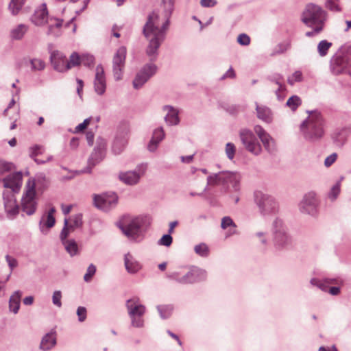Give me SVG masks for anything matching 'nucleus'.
Instances as JSON below:
<instances>
[{"label":"nucleus","mask_w":351,"mask_h":351,"mask_svg":"<svg viewBox=\"0 0 351 351\" xmlns=\"http://www.w3.org/2000/svg\"><path fill=\"white\" fill-rule=\"evenodd\" d=\"M162 110L167 112L165 117V121L168 125L173 126L179 124L180 118L178 109L172 106L165 105L162 107Z\"/></svg>","instance_id":"obj_26"},{"label":"nucleus","mask_w":351,"mask_h":351,"mask_svg":"<svg viewBox=\"0 0 351 351\" xmlns=\"http://www.w3.org/2000/svg\"><path fill=\"white\" fill-rule=\"evenodd\" d=\"M302 80V73L300 71H295L291 76L287 78V82L291 86H293L295 82H300Z\"/></svg>","instance_id":"obj_51"},{"label":"nucleus","mask_w":351,"mask_h":351,"mask_svg":"<svg viewBox=\"0 0 351 351\" xmlns=\"http://www.w3.org/2000/svg\"><path fill=\"white\" fill-rule=\"evenodd\" d=\"M27 191L21 199L22 210L27 215H32L36 210L37 202L36 201L35 183L30 180L27 183Z\"/></svg>","instance_id":"obj_9"},{"label":"nucleus","mask_w":351,"mask_h":351,"mask_svg":"<svg viewBox=\"0 0 351 351\" xmlns=\"http://www.w3.org/2000/svg\"><path fill=\"white\" fill-rule=\"evenodd\" d=\"M32 71H40L45 69V62L40 58H32L29 60Z\"/></svg>","instance_id":"obj_41"},{"label":"nucleus","mask_w":351,"mask_h":351,"mask_svg":"<svg viewBox=\"0 0 351 351\" xmlns=\"http://www.w3.org/2000/svg\"><path fill=\"white\" fill-rule=\"evenodd\" d=\"M127 49L125 46L120 47L115 52L112 58V72L116 81L123 77V69L125 64Z\"/></svg>","instance_id":"obj_13"},{"label":"nucleus","mask_w":351,"mask_h":351,"mask_svg":"<svg viewBox=\"0 0 351 351\" xmlns=\"http://www.w3.org/2000/svg\"><path fill=\"white\" fill-rule=\"evenodd\" d=\"M332 44L326 40H321L317 45V51L320 56L324 57L327 55L328 49L332 47Z\"/></svg>","instance_id":"obj_38"},{"label":"nucleus","mask_w":351,"mask_h":351,"mask_svg":"<svg viewBox=\"0 0 351 351\" xmlns=\"http://www.w3.org/2000/svg\"><path fill=\"white\" fill-rule=\"evenodd\" d=\"M96 267L93 264H90L86 270V274L84 276V280L88 282L91 280L92 278L96 273Z\"/></svg>","instance_id":"obj_55"},{"label":"nucleus","mask_w":351,"mask_h":351,"mask_svg":"<svg viewBox=\"0 0 351 351\" xmlns=\"http://www.w3.org/2000/svg\"><path fill=\"white\" fill-rule=\"evenodd\" d=\"M309 115L300 125L304 139L310 143L320 141L325 133V122L322 114L317 111L308 112Z\"/></svg>","instance_id":"obj_2"},{"label":"nucleus","mask_w":351,"mask_h":351,"mask_svg":"<svg viewBox=\"0 0 351 351\" xmlns=\"http://www.w3.org/2000/svg\"><path fill=\"white\" fill-rule=\"evenodd\" d=\"M94 90L98 95H103L106 90V80L104 67L98 64L95 69V76L93 82Z\"/></svg>","instance_id":"obj_19"},{"label":"nucleus","mask_w":351,"mask_h":351,"mask_svg":"<svg viewBox=\"0 0 351 351\" xmlns=\"http://www.w3.org/2000/svg\"><path fill=\"white\" fill-rule=\"evenodd\" d=\"M95 62V57L93 55L85 53L81 56V63L87 67H91Z\"/></svg>","instance_id":"obj_49"},{"label":"nucleus","mask_w":351,"mask_h":351,"mask_svg":"<svg viewBox=\"0 0 351 351\" xmlns=\"http://www.w3.org/2000/svg\"><path fill=\"white\" fill-rule=\"evenodd\" d=\"M22 292L19 290L15 291L9 300V310L14 314H17L21 305Z\"/></svg>","instance_id":"obj_31"},{"label":"nucleus","mask_w":351,"mask_h":351,"mask_svg":"<svg viewBox=\"0 0 351 351\" xmlns=\"http://www.w3.org/2000/svg\"><path fill=\"white\" fill-rule=\"evenodd\" d=\"M50 61L53 69L58 72L66 71V56L58 50L50 51Z\"/></svg>","instance_id":"obj_20"},{"label":"nucleus","mask_w":351,"mask_h":351,"mask_svg":"<svg viewBox=\"0 0 351 351\" xmlns=\"http://www.w3.org/2000/svg\"><path fill=\"white\" fill-rule=\"evenodd\" d=\"M225 152L227 158L230 160H232L236 153L235 145L232 143H227L225 147Z\"/></svg>","instance_id":"obj_50"},{"label":"nucleus","mask_w":351,"mask_h":351,"mask_svg":"<svg viewBox=\"0 0 351 351\" xmlns=\"http://www.w3.org/2000/svg\"><path fill=\"white\" fill-rule=\"evenodd\" d=\"M81 64V56L77 52H73L69 58V60H67L66 62V69L69 70L73 66H78Z\"/></svg>","instance_id":"obj_42"},{"label":"nucleus","mask_w":351,"mask_h":351,"mask_svg":"<svg viewBox=\"0 0 351 351\" xmlns=\"http://www.w3.org/2000/svg\"><path fill=\"white\" fill-rule=\"evenodd\" d=\"M62 244L64 245L66 251L71 256H73L77 254L78 247L76 242L74 240H67L66 241L62 242Z\"/></svg>","instance_id":"obj_39"},{"label":"nucleus","mask_w":351,"mask_h":351,"mask_svg":"<svg viewBox=\"0 0 351 351\" xmlns=\"http://www.w3.org/2000/svg\"><path fill=\"white\" fill-rule=\"evenodd\" d=\"M167 277L181 285H192L206 280L207 271L202 268L192 265L170 272Z\"/></svg>","instance_id":"obj_3"},{"label":"nucleus","mask_w":351,"mask_h":351,"mask_svg":"<svg viewBox=\"0 0 351 351\" xmlns=\"http://www.w3.org/2000/svg\"><path fill=\"white\" fill-rule=\"evenodd\" d=\"M48 11L45 3H43L38 9L34 11L31 17L32 22L37 25H45L48 21Z\"/></svg>","instance_id":"obj_25"},{"label":"nucleus","mask_w":351,"mask_h":351,"mask_svg":"<svg viewBox=\"0 0 351 351\" xmlns=\"http://www.w3.org/2000/svg\"><path fill=\"white\" fill-rule=\"evenodd\" d=\"M156 308L160 317L163 319L170 317L173 311V306L171 304L158 305Z\"/></svg>","instance_id":"obj_37"},{"label":"nucleus","mask_w":351,"mask_h":351,"mask_svg":"<svg viewBox=\"0 0 351 351\" xmlns=\"http://www.w3.org/2000/svg\"><path fill=\"white\" fill-rule=\"evenodd\" d=\"M344 55L343 56L348 62V66H351V44H348L343 47Z\"/></svg>","instance_id":"obj_63"},{"label":"nucleus","mask_w":351,"mask_h":351,"mask_svg":"<svg viewBox=\"0 0 351 351\" xmlns=\"http://www.w3.org/2000/svg\"><path fill=\"white\" fill-rule=\"evenodd\" d=\"M289 47H290L289 43H279L274 48V49L272 52V55L282 53L285 52L286 51H287L289 49Z\"/></svg>","instance_id":"obj_56"},{"label":"nucleus","mask_w":351,"mask_h":351,"mask_svg":"<svg viewBox=\"0 0 351 351\" xmlns=\"http://www.w3.org/2000/svg\"><path fill=\"white\" fill-rule=\"evenodd\" d=\"M165 133L163 128L159 127L155 129L153 132L152 138L147 145V149L149 152H155L160 143L164 139Z\"/></svg>","instance_id":"obj_27"},{"label":"nucleus","mask_w":351,"mask_h":351,"mask_svg":"<svg viewBox=\"0 0 351 351\" xmlns=\"http://www.w3.org/2000/svg\"><path fill=\"white\" fill-rule=\"evenodd\" d=\"M29 27L25 24H19L10 32V36L13 40H21L27 32Z\"/></svg>","instance_id":"obj_33"},{"label":"nucleus","mask_w":351,"mask_h":351,"mask_svg":"<svg viewBox=\"0 0 351 351\" xmlns=\"http://www.w3.org/2000/svg\"><path fill=\"white\" fill-rule=\"evenodd\" d=\"M72 231L69 226V222L66 219L64 221V227L62 229V231L60 234V240L62 242L67 241L66 238L68 237L69 232Z\"/></svg>","instance_id":"obj_52"},{"label":"nucleus","mask_w":351,"mask_h":351,"mask_svg":"<svg viewBox=\"0 0 351 351\" xmlns=\"http://www.w3.org/2000/svg\"><path fill=\"white\" fill-rule=\"evenodd\" d=\"M310 283L312 286L317 287L323 291L327 292L328 291V285L326 282V279L319 280L316 278H311Z\"/></svg>","instance_id":"obj_43"},{"label":"nucleus","mask_w":351,"mask_h":351,"mask_svg":"<svg viewBox=\"0 0 351 351\" xmlns=\"http://www.w3.org/2000/svg\"><path fill=\"white\" fill-rule=\"evenodd\" d=\"M82 226V216L81 214H77L71 219V222L69 226L71 230L80 228Z\"/></svg>","instance_id":"obj_47"},{"label":"nucleus","mask_w":351,"mask_h":351,"mask_svg":"<svg viewBox=\"0 0 351 351\" xmlns=\"http://www.w3.org/2000/svg\"><path fill=\"white\" fill-rule=\"evenodd\" d=\"M340 193V184L339 183L335 184L330 189L328 193V197L332 200L336 199L338 195Z\"/></svg>","instance_id":"obj_59"},{"label":"nucleus","mask_w":351,"mask_h":351,"mask_svg":"<svg viewBox=\"0 0 351 351\" xmlns=\"http://www.w3.org/2000/svg\"><path fill=\"white\" fill-rule=\"evenodd\" d=\"M221 227L222 229L224 230L228 227H232L234 228V230L232 231H230V234H233L236 233L235 228H237V225L230 217L226 216L221 219Z\"/></svg>","instance_id":"obj_45"},{"label":"nucleus","mask_w":351,"mask_h":351,"mask_svg":"<svg viewBox=\"0 0 351 351\" xmlns=\"http://www.w3.org/2000/svg\"><path fill=\"white\" fill-rule=\"evenodd\" d=\"M174 8V0H162L159 8L152 12L143 27V34L148 40L146 55L151 62L156 60L158 49L166 38L170 18Z\"/></svg>","instance_id":"obj_1"},{"label":"nucleus","mask_w":351,"mask_h":351,"mask_svg":"<svg viewBox=\"0 0 351 351\" xmlns=\"http://www.w3.org/2000/svg\"><path fill=\"white\" fill-rule=\"evenodd\" d=\"M129 138V131L126 128L119 130L112 142L111 151L114 155L121 154L125 149Z\"/></svg>","instance_id":"obj_15"},{"label":"nucleus","mask_w":351,"mask_h":351,"mask_svg":"<svg viewBox=\"0 0 351 351\" xmlns=\"http://www.w3.org/2000/svg\"><path fill=\"white\" fill-rule=\"evenodd\" d=\"M5 260H6V261H7V263L8 264V266H9V267L10 269V272L7 276V277L5 278L4 282H7V281L9 280V279L10 278V276H11V274H12V271L18 265V262H17L16 259L13 258V257H11L9 255H6L5 256Z\"/></svg>","instance_id":"obj_48"},{"label":"nucleus","mask_w":351,"mask_h":351,"mask_svg":"<svg viewBox=\"0 0 351 351\" xmlns=\"http://www.w3.org/2000/svg\"><path fill=\"white\" fill-rule=\"evenodd\" d=\"M125 306L129 316L144 315L146 312V307L140 303L138 298L128 300Z\"/></svg>","instance_id":"obj_24"},{"label":"nucleus","mask_w":351,"mask_h":351,"mask_svg":"<svg viewBox=\"0 0 351 351\" xmlns=\"http://www.w3.org/2000/svg\"><path fill=\"white\" fill-rule=\"evenodd\" d=\"M237 42L242 46H247L250 43V38L246 34H240L237 37Z\"/></svg>","instance_id":"obj_62"},{"label":"nucleus","mask_w":351,"mask_h":351,"mask_svg":"<svg viewBox=\"0 0 351 351\" xmlns=\"http://www.w3.org/2000/svg\"><path fill=\"white\" fill-rule=\"evenodd\" d=\"M3 198L7 217L14 219L19 213V206L14 194L12 192H3Z\"/></svg>","instance_id":"obj_17"},{"label":"nucleus","mask_w":351,"mask_h":351,"mask_svg":"<svg viewBox=\"0 0 351 351\" xmlns=\"http://www.w3.org/2000/svg\"><path fill=\"white\" fill-rule=\"evenodd\" d=\"M99 154L100 153L97 151L93 152L88 159V165L93 167L98 163L101 159V158H99Z\"/></svg>","instance_id":"obj_64"},{"label":"nucleus","mask_w":351,"mask_h":351,"mask_svg":"<svg viewBox=\"0 0 351 351\" xmlns=\"http://www.w3.org/2000/svg\"><path fill=\"white\" fill-rule=\"evenodd\" d=\"M143 219L140 217H125L119 223L118 226L129 239L139 241L143 234Z\"/></svg>","instance_id":"obj_7"},{"label":"nucleus","mask_w":351,"mask_h":351,"mask_svg":"<svg viewBox=\"0 0 351 351\" xmlns=\"http://www.w3.org/2000/svg\"><path fill=\"white\" fill-rule=\"evenodd\" d=\"M256 111L257 117L261 121L270 123L273 121V113L271 110L266 106H260L256 102Z\"/></svg>","instance_id":"obj_29"},{"label":"nucleus","mask_w":351,"mask_h":351,"mask_svg":"<svg viewBox=\"0 0 351 351\" xmlns=\"http://www.w3.org/2000/svg\"><path fill=\"white\" fill-rule=\"evenodd\" d=\"M239 137L242 144L248 152L255 155L261 154V146L252 131L247 128L241 129L239 132Z\"/></svg>","instance_id":"obj_12"},{"label":"nucleus","mask_w":351,"mask_h":351,"mask_svg":"<svg viewBox=\"0 0 351 351\" xmlns=\"http://www.w3.org/2000/svg\"><path fill=\"white\" fill-rule=\"evenodd\" d=\"M267 79L271 83L275 84L278 86V88L275 90V95H276L278 100H283L285 95L282 93L287 89L286 85L284 83V76L280 73H275L268 75Z\"/></svg>","instance_id":"obj_22"},{"label":"nucleus","mask_w":351,"mask_h":351,"mask_svg":"<svg viewBox=\"0 0 351 351\" xmlns=\"http://www.w3.org/2000/svg\"><path fill=\"white\" fill-rule=\"evenodd\" d=\"M43 149V147L38 145H36L33 147H31L29 148V156L33 159L36 158V157L38 155L42 154Z\"/></svg>","instance_id":"obj_60"},{"label":"nucleus","mask_w":351,"mask_h":351,"mask_svg":"<svg viewBox=\"0 0 351 351\" xmlns=\"http://www.w3.org/2000/svg\"><path fill=\"white\" fill-rule=\"evenodd\" d=\"M317 199L314 192L306 193L299 204L301 213L312 216L317 213Z\"/></svg>","instance_id":"obj_16"},{"label":"nucleus","mask_w":351,"mask_h":351,"mask_svg":"<svg viewBox=\"0 0 351 351\" xmlns=\"http://www.w3.org/2000/svg\"><path fill=\"white\" fill-rule=\"evenodd\" d=\"M13 164L0 159V174L11 171Z\"/></svg>","instance_id":"obj_57"},{"label":"nucleus","mask_w":351,"mask_h":351,"mask_svg":"<svg viewBox=\"0 0 351 351\" xmlns=\"http://www.w3.org/2000/svg\"><path fill=\"white\" fill-rule=\"evenodd\" d=\"M254 202L262 216H267L277 212L278 205L276 199L271 195L256 190L253 195Z\"/></svg>","instance_id":"obj_8"},{"label":"nucleus","mask_w":351,"mask_h":351,"mask_svg":"<svg viewBox=\"0 0 351 351\" xmlns=\"http://www.w3.org/2000/svg\"><path fill=\"white\" fill-rule=\"evenodd\" d=\"M144 315L129 316L131 320V326L134 328H143L145 325Z\"/></svg>","instance_id":"obj_46"},{"label":"nucleus","mask_w":351,"mask_h":351,"mask_svg":"<svg viewBox=\"0 0 351 351\" xmlns=\"http://www.w3.org/2000/svg\"><path fill=\"white\" fill-rule=\"evenodd\" d=\"M302 21L306 26L324 28L327 21V12L318 5L308 3L302 13Z\"/></svg>","instance_id":"obj_6"},{"label":"nucleus","mask_w":351,"mask_h":351,"mask_svg":"<svg viewBox=\"0 0 351 351\" xmlns=\"http://www.w3.org/2000/svg\"><path fill=\"white\" fill-rule=\"evenodd\" d=\"M26 0H10L8 4V10L13 16L17 15L25 3Z\"/></svg>","instance_id":"obj_35"},{"label":"nucleus","mask_w":351,"mask_h":351,"mask_svg":"<svg viewBox=\"0 0 351 351\" xmlns=\"http://www.w3.org/2000/svg\"><path fill=\"white\" fill-rule=\"evenodd\" d=\"M301 104L302 100L298 95H293L290 97L286 103L287 106H288L292 111H295Z\"/></svg>","instance_id":"obj_40"},{"label":"nucleus","mask_w":351,"mask_h":351,"mask_svg":"<svg viewBox=\"0 0 351 351\" xmlns=\"http://www.w3.org/2000/svg\"><path fill=\"white\" fill-rule=\"evenodd\" d=\"M194 251L197 254L202 257H207L209 254V247L204 243L196 245L194 247Z\"/></svg>","instance_id":"obj_44"},{"label":"nucleus","mask_w":351,"mask_h":351,"mask_svg":"<svg viewBox=\"0 0 351 351\" xmlns=\"http://www.w3.org/2000/svg\"><path fill=\"white\" fill-rule=\"evenodd\" d=\"M44 217H43L39 221V228L43 234H47L48 232L47 229L51 228L55 225L56 219L54 216L47 215L46 220L45 221Z\"/></svg>","instance_id":"obj_32"},{"label":"nucleus","mask_w":351,"mask_h":351,"mask_svg":"<svg viewBox=\"0 0 351 351\" xmlns=\"http://www.w3.org/2000/svg\"><path fill=\"white\" fill-rule=\"evenodd\" d=\"M56 344V337L54 332L47 333L43 338L40 344V349L43 351L51 350Z\"/></svg>","instance_id":"obj_30"},{"label":"nucleus","mask_w":351,"mask_h":351,"mask_svg":"<svg viewBox=\"0 0 351 351\" xmlns=\"http://www.w3.org/2000/svg\"><path fill=\"white\" fill-rule=\"evenodd\" d=\"M157 66L153 63L145 64L136 73L132 84L135 89L141 88L156 73Z\"/></svg>","instance_id":"obj_14"},{"label":"nucleus","mask_w":351,"mask_h":351,"mask_svg":"<svg viewBox=\"0 0 351 351\" xmlns=\"http://www.w3.org/2000/svg\"><path fill=\"white\" fill-rule=\"evenodd\" d=\"M255 241L259 242L262 245L267 246L269 241V234L267 231L258 230L253 234Z\"/></svg>","instance_id":"obj_36"},{"label":"nucleus","mask_w":351,"mask_h":351,"mask_svg":"<svg viewBox=\"0 0 351 351\" xmlns=\"http://www.w3.org/2000/svg\"><path fill=\"white\" fill-rule=\"evenodd\" d=\"M124 265L126 271L131 274H136L141 269V263L129 252L124 256Z\"/></svg>","instance_id":"obj_28"},{"label":"nucleus","mask_w":351,"mask_h":351,"mask_svg":"<svg viewBox=\"0 0 351 351\" xmlns=\"http://www.w3.org/2000/svg\"><path fill=\"white\" fill-rule=\"evenodd\" d=\"M22 175L19 172L12 173L2 180L3 186L10 189L12 192H18L21 186Z\"/></svg>","instance_id":"obj_23"},{"label":"nucleus","mask_w":351,"mask_h":351,"mask_svg":"<svg viewBox=\"0 0 351 351\" xmlns=\"http://www.w3.org/2000/svg\"><path fill=\"white\" fill-rule=\"evenodd\" d=\"M49 20L51 21L53 20L55 23L49 25L47 34L54 36H60V32L59 29L62 27L63 21L58 18H50Z\"/></svg>","instance_id":"obj_34"},{"label":"nucleus","mask_w":351,"mask_h":351,"mask_svg":"<svg viewBox=\"0 0 351 351\" xmlns=\"http://www.w3.org/2000/svg\"><path fill=\"white\" fill-rule=\"evenodd\" d=\"M254 130L261 141L262 142L265 149L269 153L274 154L276 151L275 140L267 133L264 128L256 125L254 128Z\"/></svg>","instance_id":"obj_18"},{"label":"nucleus","mask_w":351,"mask_h":351,"mask_svg":"<svg viewBox=\"0 0 351 351\" xmlns=\"http://www.w3.org/2000/svg\"><path fill=\"white\" fill-rule=\"evenodd\" d=\"M147 169V165L146 163L139 164L132 171L120 172L119 178L125 184L135 185L139 182L141 178L145 175Z\"/></svg>","instance_id":"obj_11"},{"label":"nucleus","mask_w":351,"mask_h":351,"mask_svg":"<svg viewBox=\"0 0 351 351\" xmlns=\"http://www.w3.org/2000/svg\"><path fill=\"white\" fill-rule=\"evenodd\" d=\"M272 242L277 250L287 249L292 245V237L283 221L276 218L272 225Z\"/></svg>","instance_id":"obj_5"},{"label":"nucleus","mask_w":351,"mask_h":351,"mask_svg":"<svg viewBox=\"0 0 351 351\" xmlns=\"http://www.w3.org/2000/svg\"><path fill=\"white\" fill-rule=\"evenodd\" d=\"M173 241V238L170 234H164L160 240L158 241V244L160 245H163L166 247H169L171 245Z\"/></svg>","instance_id":"obj_58"},{"label":"nucleus","mask_w":351,"mask_h":351,"mask_svg":"<svg viewBox=\"0 0 351 351\" xmlns=\"http://www.w3.org/2000/svg\"><path fill=\"white\" fill-rule=\"evenodd\" d=\"M241 176L237 171H222L213 173L207 177V184L210 186H221L227 193L231 186L234 193L240 192V181Z\"/></svg>","instance_id":"obj_4"},{"label":"nucleus","mask_w":351,"mask_h":351,"mask_svg":"<svg viewBox=\"0 0 351 351\" xmlns=\"http://www.w3.org/2000/svg\"><path fill=\"white\" fill-rule=\"evenodd\" d=\"M348 62L343 56H334L330 61V70L335 75H339L346 72Z\"/></svg>","instance_id":"obj_21"},{"label":"nucleus","mask_w":351,"mask_h":351,"mask_svg":"<svg viewBox=\"0 0 351 351\" xmlns=\"http://www.w3.org/2000/svg\"><path fill=\"white\" fill-rule=\"evenodd\" d=\"M94 205L99 209L108 212L115 208L118 203V196L115 193L108 192L102 195H95Z\"/></svg>","instance_id":"obj_10"},{"label":"nucleus","mask_w":351,"mask_h":351,"mask_svg":"<svg viewBox=\"0 0 351 351\" xmlns=\"http://www.w3.org/2000/svg\"><path fill=\"white\" fill-rule=\"evenodd\" d=\"M62 293L60 291H55L52 295L53 304L58 308L62 306Z\"/></svg>","instance_id":"obj_61"},{"label":"nucleus","mask_w":351,"mask_h":351,"mask_svg":"<svg viewBox=\"0 0 351 351\" xmlns=\"http://www.w3.org/2000/svg\"><path fill=\"white\" fill-rule=\"evenodd\" d=\"M339 0H326L325 6L327 9L333 12H341V9L338 5Z\"/></svg>","instance_id":"obj_53"},{"label":"nucleus","mask_w":351,"mask_h":351,"mask_svg":"<svg viewBox=\"0 0 351 351\" xmlns=\"http://www.w3.org/2000/svg\"><path fill=\"white\" fill-rule=\"evenodd\" d=\"M226 110L229 114L232 115H237L241 112L244 111L245 107L241 105H230L228 106Z\"/></svg>","instance_id":"obj_54"}]
</instances>
